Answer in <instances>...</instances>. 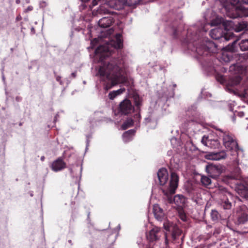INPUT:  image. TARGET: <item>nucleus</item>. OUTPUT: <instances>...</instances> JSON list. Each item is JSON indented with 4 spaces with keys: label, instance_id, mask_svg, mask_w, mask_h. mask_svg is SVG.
<instances>
[{
    "label": "nucleus",
    "instance_id": "obj_1",
    "mask_svg": "<svg viewBox=\"0 0 248 248\" xmlns=\"http://www.w3.org/2000/svg\"><path fill=\"white\" fill-rule=\"evenodd\" d=\"M95 53L96 55H99V61L101 62L97 74L101 77H105L111 81V85L108 89L126 82L127 78L123 74V70L120 67L121 60L114 58L107 61V58L111 54L108 46H99L95 49Z\"/></svg>",
    "mask_w": 248,
    "mask_h": 248
},
{
    "label": "nucleus",
    "instance_id": "obj_2",
    "mask_svg": "<svg viewBox=\"0 0 248 248\" xmlns=\"http://www.w3.org/2000/svg\"><path fill=\"white\" fill-rule=\"evenodd\" d=\"M230 3L224 6L226 14L231 18L248 16V8L241 5V0H229Z\"/></svg>",
    "mask_w": 248,
    "mask_h": 248
},
{
    "label": "nucleus",
    "instance_id": "obj_3",
    "mask_svg": "<svg viewBox=\"0 0 248 248\" xmlns=\"http://www.w3.org/2000/svg\"><path fill=\"white\" fill-rule=\"evenodd\" d=\"M215 128L221 132L222 135L220 136L222 138L223 144L228 151L231 152L232 155H234V153L238 155L239 152L242 151L235 137L232 134L228 131L223 132L219 128Z\"/></svg>",
    "mask_w": 248,
    "mask_h": 248
},
{
    "label": "nucleus",
    "instance_id": "obj_4",
    "mask_svg": "<svg viewBox=\"0 0 248 248\" xmlns=\"http://www.w3.org/2000/svg\"><path fill=\"white\" fill-rule=\"evenodd\" d=\"M179 182V176L175 172H171L169 187L167 190H163V193L169 198V195H173L177 188Z\"/></svg>",
    "mask_w": 248,
    "mask_h": 248
},
{
    "label": "nucleus",
    "instance_id": "obj_5",
    "mask_svg": "<svg viewBox=\"0 0 248 248\" xmlns=\"http://www.w3.org/2000/svg\"><path fill=\"white\" fill-rule=\"evenodd\" d=\"M222 25L225 30L229 31L232 28H234V31L236 32L246 30L248 26L247 22H239L237 24L234 25L233 22L231 20H223L222 21Z\"/></svg>",
    "mask_w": 248,
    "mask_h": 248
},
{
    "label": "nucleus",
    "instance_id": "obj_6",
    "mask_svg": "<svg viewBox=\"0 0 248 248\" xmlns=\"http://www.w3.org/2000/svg\"><path fill=\"white\" fill-rule=\"evenodd\" d=\"M202 142L204 145L213 149H218L220 143L217 138H214L213 135H204L202 139Z\"/></svg>",
    "mask_w": 248,
    "mask_h": 248
},
{
    "label": "nucleus",
    "instance_id": "obj_7",
    "mask_svg": "<svg viewBox=\"0 0 248 248\" xmlns=\"http://www.w3.org/2000/svg\"><path fill=\"white\" fill-rule=\"evenodd\" d=\"M118 112L121 115H127L134 111V107L128 99H125L119 104Z\"/></svg>",
    "mask_w": 248,
    "mask_h": 248
},
{
    "label": "nucleus",
    "instance_id": "obj_8",
    "mask_svg": "<svg viewBox=\"0 0 248 248\" xmlns=\"http://www.w3.org/2000/svg\"><path fill=\"white\" fill-rule=\"evenodd\" d=\"M105 4L116 10H121L128 6L127 0H105Z\"/></svg>",
    "mask_w": 248,
    "mask_h": 248
},
{
    "label": "nucleus",
    "instance_id": "obj_9",
    "mask_svg": "<svg viewBox=\"0 0 248 248\" xmlns=\"http://www.w3.org/2000/svg\"><path fill=\"white\" fill-rule=\"evenodd\" d=\"M206 170L209 176L213 178H217L222 172L221 166L212 164L206 166Z\"/></svg>",
    "mask_w": 248,
    "mask_h": 248
},
{
    "label": "nucleus",
    "instance_id": "obj_10",
    "mask_svg": "<svg viewBox=\"0 0 248 248\" xmlns=\"http://www.w3.org/2000/svg\"><path fill=\"white\" fill-rule=\"evenodd\" d=\"M163 225L166 231L171 232V237L174 240H176L182 233L181 230L176 225L170 226L169 223H164Z\"/></svg>",
    "mask_w": 248,
    "mask_h": 248
},
{
    "label": "nucleus",
    "instance_id": "obj_11",
    "mask_svg": "<svg viewBox=\"0 0 248 248\" xmlns=\"http://www.w3.org/2000/svg\"><path fill=\"white\" fill-rule=\"evenodd\" d=\"M210 35L212 38L215 40H228L227 35L223 32L221 28H216L211 30L210 32Z\"/></svg>",
    "mask_w": 248,
    "mask_h": 248
},
{
    "label": "nucleus",
    "instance_id": "obj_12",
    "mask_svg": "<svg viewBox=\"0 0 248 248\" xmlns=\"http://www.w3.org/2000/svg\"><path fill=\"white\" fill-rule=\"evenodd\" d=\"M160 231L161 229L160 228L157 227H154L146 234L147 240L150 242H154L158 240L160 237Z\"/></svg>",
    "mask_w": 248,
    "mask_h": 248
},
{
    "label": "nucleus",
    "instance_id": "obj_13",
    "mask_svg": "<svg viewBox=\"0 0 248 248\" xmlns=\"http://www.w3.org/2000/svg\"><path fill=\"white\" fill-rule=\"evenodd\" d=\"M66 167V163L60 157L53 161L51 165L52 170L55 172L61 171L65 169Z\"/></svg>",
    "mask_w": 248,
    "mask_h": 248
},
{
    "label": "nucleus",
    "instance_id": "obj_14",
    "mask_svg": "<svg viewBox=\"0 0 248 248\" xmlns=\"http://www.w3.org/2000/svg\"><path fill=\"white\" fill-rule=\"evenodd\" d=\"M157 174L160 185L164 186L168 180L169 175L167 170L165 168H161L158 170Z\"/></svg>",
    "mask_w": 248,
    "mask_h": 248
},
{
    "label": "nucleus",
    "instance_id": "obj_15",
    "mask_svg": "<svg viewBox=\"0 0 248 248\" xmlns=\"http://www.w3.org/2000/svg\"><path fill=\"white\" fill-rule=\"evenodd\" d=\"M207 158L210 160H219L224 159L226 157V154L225 151L219 152H211L206 155Z\"/></svg>",
    "mask_w": 248,
    "mask_h": 248
},
{
    "label": "nucleus",
    "instance_id": "obj_16",
    "mask_svg": "<svg viewBox=\"0 0 248 248\" xmlns=\"http://www.w3.org/2000/svg\"><path fill=\"white\" fill-rule=\"evenodd\" d=\"M114 22V20L111 16L104 17L99 20L98 25L101 28H106L110 27Z\"/></svg>",
    "mask_w": 248,
    "mask_h": 248
},
{
    "label": "nucleus",
    "instance_id": "obj_17",
    "mask_svg": "<svg viewBox=\"0 0 248 248\" xmlns=\"http://www.w3.org/2000/svg\"><path fill=\"white\" fill-rule=\"evenodd\" d=\"M134 104L136 108L137 111H138V113L135 115L134 118L136 119H138V122H139L141 119L140 111V107L142 106V99L140 98L139 95L135 96L134 98Z\"/></svg>",
    "mask_w": 248,
    "mask_h": 248
},
{
    "label": "nucleus",
    "instance_id": "obj_18",
    "mask_svg": "<svg viewBox=\"0 0 248 248\" xmlns=\"http://www.w3.org/2000/svg\"><path fill=\"white\" fill-rule=\"evenodd\" d=\"M110 45L115 48H122L123 47V40L122 35L120 33L116 34L115 40L111 41Z\"/></svg>",
    "mask_w": 248,
    "mask_h": 248
},
{
    "label": "nucleus",
    "instance_id": "obj_19",
    "mask_svg": "<svg viewBox=\"0 0 248 248\" xmlns=\"http://www.w3.org/2000/svg\"><path fill=\"white\" fill-rule=\"evenodd\" d=\"M153 210L155 218L158 221H161L164 217L162 209L158 204H155Z\"/></svg>",
    "mask_w": 248,
    "mask_h": 248
},
{
    "label": "nucleus",
    "instance_id": "obj_20",
    "mask_svg": "<svg viewBox=\"0 0 248 248\" xmlns=\"http://www.w3.org/2000/svg\"><path fill=\"white\" fill-rule=\"evenodd\" d=\"M135 133L136 130L135 129H130L124 132L122 135L123 141L125 143L131 141Z\"/></svg>",
    "mask_w": 248,
    "mask_h": 248
},
{
    "label": "nucleus",
    "instance_id": "obj_21",
    "mask_svg": "<svg viewBox=\"0 0 248 248\" xmlns=\"http://www.w3.org/2000/svg\"><path fill=\"white\" fill-rule=\"evenodd\" d=\"M111 12L105 7V5H101L97 9V10H94L93 11V15L94 16H97L98 15H103L106 14H110ZM113 12H112L113 14Z\"/></svg>",
    "mask_w": 248,
    "mask_h": 248
},
{
    "label": "nucleus",
    "instance_id": "obj_22",
    "mask_svg": "<svg viewBox=\"0 0 248 248\" xmlns=\"http://www.w3.org/2000/svg\"><path fill=\"white\" fill-rule=\"evenodd\" d=\"M196 52L198 55L204 57L209 55L210 52V49L209 47L203 46L201 47L197 48Z\"/></svg>",
    "mask_w": 248,
    "mask_h": 248
},
{
    "label": "nucleus",
    "instance_id": "obj_23",
    "mask_svg": "<svg viewBox=\"0 0 248 248\" xmlns=\"http://www.w3.org/2000/svg\"><path fill=\"white\" fill-rule=\"evenodd\" d=\"M173 201L177 205L182 206L185 204L186 200L183 195H177L174 197Z\"/></svg>",
    "mask_w": 248,
    "mask_h": 248
},
{
    "label": "nucleus",
    "instance_id": "obj_24",
    "mask_svg": "<svg viewBox=\"0 0 248 248\" xmlns=\"http://www.w3.org/2000/svg\"><path fill=\"white\" fill-rule=\"evenodd\" d=\"M248 221V215L247 211L242 212L238 217V221L240 224H244Z\"/></svg>",
    "mask_w": 248,
    "mask_h": 248
},
{
    "label": "nucleus",
    "instance_id": "obj_25",
    "mask_svg": "<svg viewBox=\"0 0 248 248\" xmlns=\"http://www.w3.org/2000/svg\"><path fill=\"white\" fill-rule=\"evenodd\" d=\"M243 67L238 64H234L230 67V71L233 72L234 74L242 73L243 71Z\"/></svg>",
    "mask_w": 248,
    "mask_h": 248
},
{
    "label": "nucleus",
    "instance_id": "obj_26",
    "mask_svg": "<svg viewBox=\"0 0 248 248\" xmlns=\"http://www.w3.org/2000/svg\"><path fill=\"white\" fill-rule=\"evenodd\" d=\"M125 91L124 88H121L117 91H113L110 92L108 94L109 98L111 100L113 99L117 95H120Z\"/></svg>",
    "mask_w": 248,
    "mask_h": 248
},
{
    "label": "nucleus",
    "instance_id": "obj_27",
    "mask_svg": "<svg viewBox=\"0 0 248 248\" xmlns=\"http://www.w3.org/2000/svg\"><path fill=\"white\" fill-rule=\"evenodd\" d=\"M134 121L132 118L127 119L121 125L123 130H126L133 125Z\"/></svg>",
    "mask_w": 248,
    "mask_h": 248
},
{
    "label": "nucleus",
    "instance_id": "obj_28",
    "mask_svg": "<svg viewBox=\"0 0 248 248\" xmlns=\"http://www.w3.org/2000/svg\"><path fill=\"white\" fill-rule=\"evenodd\" d=\"M201 183L204 186H208L211 185V180L207 176L202 175L201 178Z\"/></svg>",
    "mask_w": 248,
    "mask_h": 248
},
{
    "label": "nucleus",
    "instance_id": "obj_29",
    "mask_svg": "<svg viewBox=\"0 0 248 248\" xmlns=\"http://www.w3.org/2000/svg\"><path fill=\"white\" fill-rule=\"evenodd\" d=\"M238 45L241 50L246 51L248 50V39L241 40Z\"/></svg>",
    "mask_w": 248,
    "mask_h": 248
},
{
    "label": "nucleus",
    "instance_id": "obj_30",
    "mask_svg": "<svg viewBox=\"0 0 248 248\" xmlns=\"http://www.w3.org/2000/svg\"><path fill=\"white\" fill-rule=\"evenodd\" d=\"M238 192L239 193L244 194L245 196L248 195V187L244 185H239L237 187Z\"/></svg>",
    "mask_w": 248,
    "mask_h": 248
},
{
    "label": "nucleus",
    "instance_id": "obj_31",
    "mask_svg": "<svg viewBox=\"0 0 248 248\" xmlns=\"http://www.w3.org/2000/svg\"><path fill=\"white\" fill-rule=\"evenodd\" d=\"M237 41H234L231 44H229L228 46H227L225 49L227 51L229 52H233L235 50L236 46L237 45Z\"/></svg>",
    "mask_w": 248,
    "mask_h": 248
},
{
    "label": "nucleus",
    "instance_id": "obj_32",
    "mask_svg": "<svg viewBox=\"0 0 248 248\" xmlns=\"http://www.w3.org/2000/svg\"><path fill=\"white\" fill-rule=\"evenodd\" d=\"M211 217L212 220L216 221L220 218V215L217 210H212L211 212Z\"/></svg>",
    "mask_w": 248,
    "mask_h": 248
},
{
    "label": "nucleus",
    "instance_id": "obj_33",
    "mask_svg": "<svg viewBox=\"0 0 248 248\" xmlns=\"http://www.w3.org/2000/svg\"><path fill=\"white\" fill-rule=\"evenodd\" d=\"M242 80V78L240 75L235 76L232 78V84L233 85H237L239 84Z\"/></svg>",
    "mask_w": 248,
    "mask_h": 248
},
{
    "label": "nucleus",
    "instance_id": "obj_34",
    "mask_svg": "<svg viewBox=\"0 0 248 248\" xmlns=\"http://www.w3.org/2000/svg\"><path fill=\"white\" fill-rule=\"evenodd\" d=\"M82 4L80 5V9L83 10L88 8V3L89 2L90 0H80Z\"/></svg>",
    "mask_w": 248,
    "mask_h": 248
},
{
    "label": "nucleus",
    "instance_id": "obj_35",
    "mask_svg": "<svg viewBox=\"0 0 248 248\" xmlns=\"http://www.w3.org/2000/svg\"><path fill=\"white\" fill-rule=\"evenodd\" d=\"M222 206L224 209H229L232 207V203L227 200L222 202Z\"/></svg>",
    "mask_w": 248,
    "mask_h": 248
},
{
    "label": "nucleus",
    "instance_id": "obj_36",
    "mask_svg": "<svg viewBox=\"0 0 248 248\" xmlns=\"http://www.w3.org/2000/svg\"><path fill=\"white\" fill-rule=\"evenodd\" d=\"M141 0H127L128 6H135L138 4Z\"/></svg>",
    "mask_w": 248,
    "mask_h": 248
},
{
    "label": "nucleus",
    "instance_id": "obj_37",
    "mask_svg": "<svg viewBox=\"0 0 248 248\" xmlns=\"http://www.w3.org/2000/svg\"><path fill=\"white\" fill-rule=\"evenodd\" d=\"M101 1V0H93L91 4H89V3H88V7H89V9L92 10L94 6L97 5L99 2Z\"/></svg>",
    "mask_w": 248,
    "mask_h": 248
},
{
    "label": "nucleus",
    "instance_id": "obj_38",
    "mask_svg": "<svg viewBox=\"0 0 248 248\" xmlns=\"http://www.w3.org/2000/svg\"><path fill=\"white\" fill-rule=\"evenodd\" d=\"M179 217L180 219L184 221H186V216L182 212H179Z\"/></svg>",
    "mask_w": 248,
    "mask_h": 248
},
{
    "label": "nucleus",
    "instance_id": "obj_39",
    "mask_svg": "<svg viewBox=\"0 0 248 248\" xmlns=\"http://www.w3.org/2000/svg\"><path fill=\"white\" fill-rule=\"evenodd\" d=\"M55 77L56 78V80L60 83L61 85L62 84V81L61 80V77L60 76L57 75L55 72H54Z\"/></svg>",
    "mask_w": 248,
    "mask_h": 248
},
{
    "label": "nucleus",
    "instance_id": "obj_40",
    "mask_svg": "<svg viewBox=\"0 0 248 248\" xmlns=\"http://www.w3.org/2000/svg\"><path fill=\"white\" fill-rule=\"evenodd\" d=\"M33 9V8L32 6H29L26 9H25L24 12L29 13V12L32 11Z\"/></svg>",
    "mask_w": 248,
    "mask_h": 248
},
{
    "label": "nucleus",
    "instance_id": "obj_41",
    "mask_svg": "<svg viewBox=\"0 0 248 248\" xmlns=\"http://www.w3.org/2000/svg\"><path fill=\"white\" fill-rule=\"evenodd\" d=\"M173 35L174 38H177L178 36V33L177 32V30L176 29H174L173 32Z\"/></svg>",
    "mask_w": 248,
    "mask_h": 248
},
{
    "label": "nucleus",
    "instance_id": "obj_42",
    "mask_svg": "<svg viewBox=\"0 0 248 248\" xmlns=\"http://www.w3.org/2000/svg\"><path fill=\"white\" fill-rule=\"evenodd\" d=\"M22 100V97L19 96H17L16 97V100L17 101V102H20Z\"/></svg>",
    "mask_w": 248,
    "mask_h": 248
},
{
    "label": "nucleus",
    "instance_id": "obj_43",
    "mask_svg": "<svg viewBox=\"0 0 248 248\" xmlns=\"http://www.w3.org/2000/svg\"><path fill=\"white\" fill-rule=\"evenodd\" d=\"M71 76L73 78H75L77 76V73L76 72H73L71 74Z\"/></svg>",
    "mask_w": 248,
    "mask_h": 248
},
{
    "label": "nucleus",
    "instance_id": "obj_44",
    "mask_svg": "<svg viewBox=\"0 0 248 248\" xmlns=\"http://www.w3.org/2000/svg\"><path fill=\"white\" fill-rule=\"evenodd\" d=\"M241 3L248 4V0H241Z\"/></svg>",
    "mask_w": 248,
    "mask_h": 248
},
{
    "label": "nucleus",
    "instance_id": "obj_45",
    "mask_svg": "<svg viewBox=\"0 0 248 248\" xmlns=\"http://www.w3.org/2000/svg\"><path fill=\"white\" fill-rule=\"evenodd\" d=\"M16 2L17 4H19L20 3V0H16Z\"/></svg>",
    "mask_w": 248,
    "mask_h": 248
},
{
    "label": "nucleus",
    "instance_id": "obj_46",
    "mask_svg": "<svg viewBox=\"0 0 248 248\" xmlns=\"http://www.w3.org/2000/svg\"><path fill=\"white\" fill-rule=\"evenodd\" d=\"M165 237H166V239H165L166 243H168V239H167L166 235H165Z\"/></svg>",
    "mask_w": 248,
    "mask_h": 248
},
{
    "label": "nucleus",
    "instance_id": "obj_47",
    "mask_svg": "<svg viewBox=\"0 0 248 248\" xmlns=\"http://www.w3.org/2000/svg\"><path fill=\"white\" fill-rule=\"evenodd\" d=\"M44 159H45V157H44V156H42V157H41V161H44Z\"/></svg>",
    "mask_w": 248,
    "mask_h": 248
},
{
    "label": "nucleus",
    "instance_id": "obj_48",
    "mask_svg": "<svg viewBox=\"0 0 248 248\" xmlns=\"http://www.w3.org/2000/svg\"><path fill=\"white\" fill-rule=\"evenodd\" d=\"M210 44L211 45L214 46H215V47H216L215 44L214 43H210Z\"/></svg>",
    "mask_w": 248,
    "mask_h": 248
},
{
    "label": "nucleus",
    "instance_id": "obj_49",
    "mask_svg": "<svg viewBox=\"0 0 248 248\" xmlns=\"http://www.w3.org/2000/svg\"><path fill=\"white\" fill-rule=\"evenodd\" d=\"M212 25H215V22H214V21H213V22H212Z\"/></svg>",
    "mask_w": 248,
    "mask_h": 248
},
{
    "label": "nucleus",
    "instance_id": "obj_50",
    "mask_svg": "<svg viewBox=\"0 0 248 248\" xmlns=\"http://www.w3.org/2000/svg\"><path fill=\"white\" fill-rule=\"evenodd\" d=\"M227 59H228V60H226V61H229V60H230V58H227Z\"/></svg>",
    "mask_w": 248,
    "mask_h": 248
},
{
    "label": "nucleus",
    "instance_id": "obj_51",
    "mask_svg": "<svg viewBox=\"0 0 248 248\" xmlns=\"http://www.w3.org/2000/svg\"><path fill=\"white\" fill-rule=\"evenodd\" d=\"M248 58V55L246 56V59Z\"/></svg>",
    "mask_w": 248,
    "mask_h": 248
}]
</instances>
